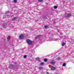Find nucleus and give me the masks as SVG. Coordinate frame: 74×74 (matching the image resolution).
<instances>
[{"instance_id":"1","label":"nucleus","mask_w":74,"mask_h":74,"mask_svg":"<svg viewBox=\"0 0 74 74\" xmlns=\"http://www.w3.org/2000/svg\"><path fill=\"white\" fill-rule=\"evenodd\" d=\"M26 41L28 44L30 45V44H32V42L29 39H27Z\"/></svg>"},{"instance_id":"2","label":"nucleus","mask_w":74,"mask_h":74,"mask_svg":"<svg viewBox=\"0 0 74 74\" xmlns=\"http://www.w3.org/2000/svg\"><path fill=\"white\" fill-rule=\"evenodd\" d=\"M9 68L11 69H14L15 68V66L12 64H11L9 66Z\"/></svg>"},{"instance_id":"3","label":"nucleus","mask_w":74,"mask_h":74,"mask_svg":"<svg viewBox=\"0 0 74 74\" xmlns=\"http://www.w3.org/2000/svg\"><path fill=\"white\" fill-rule=\"evenodd\" d=\"M24 37V36L23 34H21L19 36V39L20 40H22L23 39Z\"/></svg>"},{"instance_id":"4","label":"nucleus","mask_w":74,"mask_h":74,"mask_svg":"<svg viewBox=\"0 0 74 74\" xmlns=\"http://www.w3.org/2000/svg\"><path fill=\"white\" fill-rule=\"evenodd\" d=\"M71 16V14L70 13H68L67 14V18H69Z\"/></svg>"},{"instance_id":"5","label":"nucleus","mask_w":74,"mask_h":74,"mask_svg":"<svg viewBox=\"0 0 74 74\" xmlns=\"http://www.w3.org/2000/svg\"><path fill=\"white\" fill-rule=\"evenodd\" d=\"M50 63L51 64L53 65L55 63V61H52Z\"/></svg>"},{"instance_id":"6","label":"nucleus","mask_w":74,"mask_h":74,"mask_svg":"<svg viewBox=\"0 0 74 74\" xmlns=\"http://www.w3.org/2000/svg\"><path fill=\"white\" fill-rule=\"evenodd\" d=\"M17 18H18L17 17H15L12 19V21H15V20H16V19H17Z\"/></svg>"},{"instance_id":"7","label":"nucleus","mask_w":74,"mask_h":74,"mask_svg":"<svg viewBox=\"0 0 74 74\" xmlns=\"http://www.w3.org/2000/svg\"><path fill=\"white\" fill-rule=\"evenodd\" d=\"M51 70H55V68L53 66H52V68L51 69Z\"/></svg>"},{"instance_id":"8","label":"nucleus","mask_w":74,"mask_h":74,"mask_svg":"<svg viewBox=\"0 0 74 74\" xmlns=\"http://www.w3.org/2000/svg\"><path fill=\"white\" fill-rule=\"evenodd\" d=\"M3 27V28H6L7 27V25L6 24H3L2 25Z\"/></svg>"},{"instance_id":"9","label":"nucleus","mask_w":74,"mask_h":74,"mask_svg":"<svg viewBox=\"0 0 74 74\" xmlns=\"http://www.w3.org/2000/svg\"><path fill=\"white\" fill-rule=\"evenodd\" d=\"M40 37V36H37L36 37H35V39H36V38L37 39H38V38H39Z\"/></svg>"},{"instance_id":"10","label":"nucleus","mask_w":74,"mask_h":74,"mask_svg":"<svg viewBox=\"0 0 74 74\" xmlns=\"http://www.w3.org/2000/svg\"><path fill=\"white\" fill-rule=\"evenodd\" d=\"M39 68V70H42V69H43V67L42 66H40Z\"/></svg>"},{"instance_id":"11","label":"nucleus","mask_w":74,"mask_h":74,"mask_svg":"<svg viewBox=\"0 0 74 74\" xmlns=\"http://www.w3.org/2000/svg\"><path fill=\"white\" fill-rule=\"evenodd\" d=\"M45 29H48V28H49V27L48 26H45Z\"/></svg>"},{"instance_id":"12","label":"nucleus","mask_w":74,"mask_h":74,"mask_svg":"<svg viewBox=\"0 0 74 74\" xmlns=\"http://www.w3.org/2000/svg\"><path fill=\"white\" fill-rule=\"evenodd\" d=\"M66 64L65 63H64L62 64V66H63V67L66 66Z\"/></svg>"},{"instance_id":"13","label":"nucleus","mask_w":74,"mask_h":74,"mask_svg":"<svg viewBox=\"0 0 74 74\" xmlns=\"http://www.w3.org/2000/svg\"><path fill=\"white\" fill-rule=\"evenodd\" d=\"M36 60H38V62H40V58H36Z\"/></svg>"},{"instance_id":"14","label":"nucleus","mask_w":74,"mask_h":74,"mask_svg":"<svg viewBox=\"0 0 74 74\" xmlns=\"http://www.w3.org/2000/svg\"><path fill=\"white\" fill-rule=\"evenodd\" d=\"M44 62H42L40 63V65H41V66H42V65H43V64H44Z\"/></svg>"},{"instance_id":"15","label":"nucleus","mask_w":74,"mask_h":74,"mask_svg":"<svg viewBox=\"0 0 74 74\" xmlns=\"http://www.w3.org/2000/svg\"><path fill=\"white\" fill-rule=\"evenodd\" d=\"M39 2H42L43 1V0H38Z\"/></svg>"},{"instance_id":"16","label":"nucleus","mask_w":74,"mask_h":74,"mask_svg":"<svg viewBox=\"0 0 74 74\" xmlns=\"http://www.w3.org/2000/svg\"><path fill=\"white\" fill-rule=\"evenodd\" d=\"M58 8V6H55L54 7V8L55 9H56V8Z\"/></svg>"},{"instance_id":"17","label":"nucleus","mask_w":74,"mask_h":74,"mask_svg":"<svg viewBox=\"0 0 74 74\" xmlns=\"http://www.w3.org/2000/svg\"><path fill=\"white\" fill-rule=\"evenodd\" d=\"M13 2L14 3H17V0H14Z\"/></svg>"},{"instance_id":"18","label":"nucleus","mask_w":74,"mask_h":74,"mask_svg":"<svg viewBox=\"0 0 74 74\" xmlns=\"http://www.w3.org/2000/svg\"><path fill=\"white\" fill-rule=\"evenodd\" d=\"M65 45V44H64V42H63L62 43V46H64V45Z\"/></svg>"},{"instance_id":"19","label":"nucleus","mask_w":74,"mask_h":74,"mask_svg":"<svg viewBox=\"0 0 74 74\" xmlns=\"http://www.w3.org/2000/svg\"><path fill=\"white\" fill-rule=\"evenodd\" d=\"M27 58V56H26V55H25L24 56V58Z\"/></svg>"},{"instance_id":"20","label":"nucleus","mask_w":74,"mask_h":74,"mask_svg":"<svg viewBox=\"0 0 74 74\" xmlns=\"http://www.w3.org/2000/svg\"><path fill=\"white\" fill-rule=\"evenodd\" d=\"M44 62H47V59H46V58H45L44 59Z\"/></svg>"},{"instance_id":"21","label":"nucleus","mask_w":74,"mask_h":74,"mask_svg":"<svg viewBox=\"0 0 74 74\" xmlns=\"http://www.w3.org/2000/svg\"><path fill=\"white\" fill-rule=\"evenodd\" d=\"M10 13V12L9 11H8L6 12V14H8Z\"/></svg>"},{"instance_id":"22","label":"nucleus","mask_w":74,"mask_h":74,"mask_svg":"<svg viewBox=\"0 0 74 74\" xmlns=\"http://www.w3.org/2000/svg\"><path fill=\"white\" fill-rule=\"evenodd\" d=\"M57 59L59 60H60V58L59 57H58L57 58Z\"/></svg>"},{"instance_id":"23","label":"nucleus","mask_w":74,"mask_h":74,"mask_svg":"<svg viewBox=\"0 0 74 74\" xmlns=\"http://www.w3.org/2000/svg\"><path fill=\"white\" fill-rule=\"evenodd\" d=\"M10 39H11L10 37L9 38V39L8 40V41H10Z\"/></svg>"},{"instance_id":"24","label":"nucleus","mask_w":74,"mask_h":74,"mask_svg":"<svg viewBox=\"0 0 74 74\" xmlns=\"http://www.w3.org/2000/svg\"><path fill=\"white\" fill-rule=\"evenodd\" d=\"M56 74H58V73H56Z\"/></svg>"}]
</instances>
